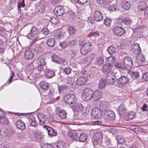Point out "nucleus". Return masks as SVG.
<instances>
[{
    "instance_id": "nucleus-43",
    "label": "nucleus",
    "mask_w": 148,
    "mask_h": 148,
    "mask_svg": "<svg viewBox=\"0 0 148 148\" xmlns=\"http://www.w3.org/2000/svg\"><path fill=\"white\" fill-rule=\"evenodd\" d=\"M114 67L119 69H124L123 65H122L121 62H116L114 65Z\"/></svg>"
},
{
    "instance_id": "nucleus-55",
    "label": "nucleus",
    "mask_w": 148,
    "mask_h": 148,
    "mask_svg": "<svg viewBox=\"0 0 148 148\" xmlns=\"http://www.w3.org/2000/svg\"><path fill=\"white\" fill-rule=\"evenodd\" d=\"M68 16L71 19H73L75 17V13L74 12H69L68 15Z\"/></svg>"
},
{
    "instance_id": "nucleus-53",
    "label": "nucleus",
    "mask_w": 148,
    "mask_h": 148,
    "mask_svg": "<svg viewBox=\"0 0 148 148\" xmlns=\"http://www.w3.org/2000/svg\"><path fill=\"white\" fill-rule=\"evenodd\" d=\"M104 23L107 27H109L110 26V24L111 22V19L109 18H106L104 21Z\"/></svg>"
},
{
    "instance_id": "nucleus-59",
    "label": "nucleus",
    "mask_w": 148,
    "mask_h": 148,
    "mask_svg": "<svg viewBox=\"0 0 148 148\" xmlns=\"http://www.w3.org/2000/svg\"><path fill=\"white\" fill-rule=\"evenodd\" d=\"M143 79L145 81H148V73H145L143 75Z\"/></svg>"
},
{
    "instance_id": "nucleus-14",
    "label": "nucleus",
    "mask_w": 148,
    "mask_h": 148,
    "mask_svg": "<svg viewBox=\"0 0 148 148\" xmlns=\"http://www.w3.org/2000/svg\"><path fill=\"white\" fill-rule=\"evenodd\" d=\"M54 12L55 15L58 16H61L64 13V9L63 6L60 5L58 6L55 8L54 9Z\"/></svg>"
},
{
    "instance_id": "nucleus-58",
    "label": "nucleus",
    "mask_w": 148,
    "mask_h": 148,
    "mask_svg": "<svg viewBox=\"0 0 148 148\" xmlns=\"http://www.w3.org/2000/svg\"><path fill=\"white\" fill-rule=\"evenodd\" d=\"M25 6L24 0H22L21 2H19L18 3V8H19L22 7H24Z\"/></svg>"
},
{
    "instance_id": "nucleus-36",
    "label": "nucleus",
    "mask_w": 148,
    "mask_h": 148,
    "mask_svg": "<svg viewBox=\"0 0 148 148\" xmlns=\"http://www.w3.org/2000/svg\"><path fill=\"white\" fill-rule=\"evenodd\" d=\"M122 5L123 8L127 10H129L131 6L130 3L126 1H123L122 3Z\"/></svg>"
},
{
    "instance_id": "nucleus-35",
    "label": "nucleus",
    "mask_w": 148,
    "mask_h": 148,
    "mask_svg": "<svg viewBox=\"0 0 148 148\" xmlns=\"http://www.w3.org/2000/svg\"><path fill=\"white\" fill-rule=\"evenodd\" d=\"M101 93L99 92H96L95 93L93 92L92 99L95 101L101 98Z\"/></svg>"
},
{
    "instance_id": "nucleus-62",
    "label": "nucleus",
    "mask_w": 148,
    "mask_h": 148,
    "mask_svg": "<svg viewBox=\"0 0 148 148\" xmlns=\"http://www.w3.org/2000/svg\"><path fill=\"white\" fill-rule=\"evenodd\" d=\"M141 109L143 111H147V106L146 103H145L143 104V106L142 107Z\"/></svg>"
},
{
    "instance_id": "nucleus-3",
    "label": "nucleus",
    "mask_w": 148,
    "mask_h": 148,
    "mask_svg": "<svg viewBox=\"0 0 148 148\" xmlns=\"http://www.w3.org/2000/svg\"><path fill=\"white\" fill-rule=\"evenodd\" d=\"M77 99L76 97L73 94L67 95L64 96L63 98L64 102L69 105L75 104Z\"/></svg>"
},
{
    "instance_id": "nucleus-15",
    "label": "nucleus",
    "mask_w": 148,
    "mask_h": 148,
    "mask_svg": "<svg viewBox=\"0 0 148 148\" xmlns=\"http://www.w3.org/2000/svg\"><path fill=\"white\" fill-rule=\"evenodd\" d=\"M93 137L96 142L100 143L102 142L103 134L101 132H97L94 134Z\"/></svg>"
},
{
    "instance_id": "nucleus-60",
    "label": "nucleus",
    "mask_w": 148,
    "mask_h": 148,
    "mask_svg": "<svg viewBox=\"0 0 148 148\" xmlns=\"http://www.w3.org/2000/svg\"><path fill=\"white\" fill-rule=\"evenodd\" d=\"M68 88V87L65 86H61L58 87V89L61 92V91L66 90Z\"/></svg>"
},
{
    "instance_id": "nucleus-23",
    "label": "nucleus",
    "mask_w": 148,
    "mask_h": 148,
    "mask_svg": "<svg viewBox=\"0 0 148 148\" xmlns=\"http://www.w3.org/2000/svg\"><path fill=\"white\" fill-rule=\"evenodd\" d=\"M44 127L47 128V132L48 134L51 136H56L57 134V132L55 131L54 130L49 126L44 125Z\"/></svg>"
},
{
    "instance_id": "nucleus-37",
    "label": "nucleus",
    "mask_w": 148,
    "mask_h": 148,
    "mask_svg": "<svg viewBox=\"0 0 148 148\" xmlns=\"http://www.w3.org/2000/svg\"><path fill=\"white\" fill-rule=\"evenodd\" d=\"M40 85L41 88L44 90H47L49 88L48 83L45 82H41L40 83Z\"/></svg>"
},
{
    "instance_id": "nucleus-38",
    "label": "nucleus",
    "mask_w": 148,
    "mask_h": 148,
    "mask_svg": "<svg viewBox=\"0 0 148 148\" xmlns=\"http://www.w3.org/2000/svg\"><path fill=\"white\" fill-rule=\"evenodd\" d=\"M54 72L51 70H48L46 71V75L48 78H51L54 75Z\"/></svg>"
},
{
    "instance_id": "nucleus-30",
    "label": "nucleus",
    "mask_w": 148,
    "mask_h": 148,
    "mask_svg": "<svg viewBox=\"0 0 148 148\" xmlns=\"http://www.w3.org/2000/svg\"><path fill=\"white\" fill-rule=\"evenodd\" d=\"M56 41L54 38H49L47 41L46 44L47 46L49 48L53 47L55 44Z\"/></svg>"
},
{
    "instance_id": "nucleus-1",
    "label": "nucleus",
    "mask_w": 148,
    "mask_h": 148,
    "mask_svg": "<svg viewBox=\"0 0 148 148\" xmlns=\"http://www.w3.org/2000/svg\"><path fill=\"white\" fill-rule=\"evenodd\" d=\"M30 32L27 34V37L29 39H32L31 42L33 44L37 40H40V38L38 37V29L35 27H33L30 29Z\"/></svg>"
},
{
    "instance_id": "nucleus-2",
    "label": "nucleus",
    "mask_w": 148,
    "mask_h": 148,
    "mask_svg": "<svg viewBox=\"0 0 148 148\" xmlns=\"http://www.w3.org/2000/svg\"><path fill=\"white\" fill-rule=\"evenodd\" d=\"M118 74L120 75V73H116L115 74L113 72H109L106 75V80L108 84H112L117 79V75Z\"/></svg>"
},
{
    "instance_id": "nucleus-54",
    "label": "nucleus",
    "mask_w": 148,
    "mask_h": 148,
    "mask_svg": "<svg viewBox=\"0 0 148 148\" xmlns=\"http://www.w3.org/2000/svg\"><path fill=\"white\" fill-rule=\"evenodd\" d=\"M56 37L58 39L63 38V33L62 32L58 31L56 32Z\"/></svg>"
},
{
    "instance_id": "nucleus-29",
    "label": "nucleus",
    "mask_w": 148,
    "mask_h": 148,
    "mask_svg": "<svg viewBox=\"0 0 148 148\" xmlns=\"http://www.w3.org/2000/svg\"><path fill=\"white\" fill-rule=\"evenodd\" d=\"M128 73L130 74L131 77L134 79L138 78L140 77L139 73L136 71H129Z\"/></svg>"
},
{
    "instance_id": "nucleus-4",
    "label": "nucleus",
    "mask_w": 148,
    "mask_h": 148,
    "mask_svg": "<svg viewBox=\"0 0 148 148\" xmlns=\"http://www.w3.org/2000/svg\"><path fill=\"white\" fill-rule=\"evenodd\" d=\"M91 46L92 44L90 42H87L84 44L80 49L81 53L84 55H86L92 49Z\"/></svg>"
},
{
    "instance_id": "nucleus-42",
    "label": "nucleus",
    "mask_w": 148,
    "mask_h": 148,
    "mask_svg": "<svg viewBox=\"0 0 148 148\" xmlns=\"http://www.w3.org/2000/svg\"><path fill=\"white\" fill-rule=\"evenodd\" d=\"M104 60L102 57H99L97 58L95 61L96 64L100 66L103 63Z\"/></svg>"
},
{
    "instance_id": "nucleus-57",
    "label": "nucleus",
    "mask_w": 148,
    "mask_h": 148,
    "mask_svg": "<svg viewBox=\"0 0 148 148\" xmlns=\"http://www.w3.org/2000/svg\"><path fill=\"white\" fill-rule=\"evenodd\" d=\"M64 71L66 74H69L71 72V69L69 68H66L64 69Z\"/></svg>"
},
{
    "instance_id": "nucleus-41",
    "label": "nucleus",
    "mask_w": 148,
    "mask_h": 148,
    "mask_svg": "<svg viewBox=\"0 0 148 148\" xmlns=\"http://www.w3.org/2000/svg\"><path fill=\"white\" fill-rule=\"evenodd\" d=\"M69 33L71 35L74 34L76 32V29L72 26H69L67 28Z\"/></svg>"
},
{
    "instance_id": "nucleus-49",
    "label": "nucleus",
    "mask_w": 148,
    "mask_h": 148,
    "mask_svg": "<svg viewBox=\"0 0 148 148\" xmlns=\"http://www.w3.org/2000/svg\"><path fill=\"white\" fill-rule=\"evenodd\" d=\"M4 133L6 136L10 137L12 134V132L11 130L9 129H7L5 130Z\"/></svg>"
},
{
    "instance_id": "nucleus-40",
    "label": "nucleus",
    "mask_w": 148,
    "mask_h": 148,
    "mask_svg": "<svg viewBox=\"0 0 148 148\" xmlns=\"http://www.w3.org/2000/svg\"><path fill=\"white\" fill-rule=\"evenodd\" d=\"M116 60V58L113 56H110L106 59V61L108 62L112 65Z\"/></svg>"
},
{
    "instance_id": "nucleus-47",
    "label": "nucleus",
    "mask_w": 148,
    "mask_h": 148,
    "mask_svg": "<svg viewBox=\"0 0 148 148\" xmlns=\"http://www.w3.org/2000/svg\"><path fill=\"white\" fill-rule=\"evenodd\" d=\"M42 136L38 132H35L34 133V138L35 140L37 141L40 140L42 138Z\"/></svg>"
},
{
    "instance_id": "nucleus-9",
    "label": "nucleus",
    "mask_w": 148,
    "mask_h": 148,
    "mask_svg": "<svg viewBox=\"0 0 148 148\" xmlns=\"http://www.w3.org/2000/svg\"><path fill=\"white\" fill-rule=\"evenodd\" d=\"M129 82L128 78L125 76H121L117 81V84H115L116 86L120 87L128 83Z\"/></svg>"
},
{
    "instance_id": "nucleus-12",
    "label": "nucleus",
    "mask_w": 148,
    "mask_h": 148,
    "mask_svg": "<svg viewBox=\"0 0 148 148\" xmlns=\"http://www.w3.org/2000/svg\"><path fill=\"white\" fill-rule=\"evenodd\" d=\"M112 30L114 34L118 36H121L125 33V30L121 27L115 26Z\"/></svg>"
},
{
    "instance_id": "nucleus-28",
    "label": "nucleus",
    "mask_w": 148,
    "mask_h": 148,
    "mask_svg": "<svg viewBox=\"0 0 148 148\" xmlns=\"http://www.w3.org/2000/svg\"><path fill=\"white\" fill-rule=\"evenodd\" d=\"M28 119L32 126L35 127L38 125L37 122L35 120L33 116H30Z\"/></svg>"
},
{
    "instance_id": "nucleus-56",
    "label": "nucleus",
    "mask_w": 148,
    "mask_h": 148,
    "mask_svg": "<svg viewBox=\"0 0 148 148\" xmlns=\"http://www.w3.org/2000/svg\"><path fill=\"white\" fill-rule=\"evenodd\" d=\"M65 144L64 142H61L58 143L57 145L58 147L59 148H65Z\"/></svg>"
},
{
    "instance_id": "nucleus-22",
    "label": "nucleus",
    "mask_w": 148,
    "mask_h": 148,
    "mask_svg": "<svg viewBox=\"0 0 148 148\" xmlns=\"http://www.w3.org/2000/svg\"><path fill=\"white\" fill-rule=\"evenodd\" d=\"M16 125L17 127L21 130H23L25 128V124L21 120H18L16 122Z\"/></svg>"
},
{
    "instance_id": "nucleus-6",
    "label": "nucleus",
    "mask_w": 148,
    "mask_h": 148,
    "mask_svg": "<svg viewBox=\"0 0 148 148\" xmlns=\"http://www.w3.org/2000/svg\"><path fill=\"white\" fill-rule=\"evenodd\" d=\"M102 112L98 108H94L92 110L91 115L94 119H99L102 116Z\"/></svg>"
},
{
    "instance_id": "nucleus-32",
    "label": "nucleus",
    "mask_w": 148,
    "mask_h": 148,
    "mask_svg": "<svg viewBox=\"0 0 148 148\" xmlns=\"http://www.w3.org/2000/svg\"><path fill=\"white\" fill-rule=\"evenodd\" d=\"M106 80L105 78H103L101 79L100 80L99 83V88L102 89L106 85Z\"/></svg>"
},
{
    "instance_id": "nucleus-64",
    "label": "nucleus",
    "mask_w": 148,
    "mask_h": 148,
    "mask_svg": "<svg viewBox=\"0 0 148 148\" xmlns=\"http://www.w3.org/2000/svg\"><path fill=\"white\" fill-rule=\"evenodd\" d=\"M44 66L42 65H38L37 66V69L38 71L39 72H41L44 69Z\"/></svg>"
},
{
    "instance_id": "nucleus-39",
    "label": "nucleus",
    "mask_w": 148,
    "mask_h": 148,
    "mask_svg": "<svg viewBox=\"0 0 148 148\" xmlns=\"http://www.w3.org/2000/svg\"><path fill=\"white\" fill-rule=\"evenodd\" d=\"M50 21L53 24H56L59 22L60 20L57 17H55L52 16L50 18Z\"/></svg>"
},
{
    "instance_id": "nucleus-16",
    "label": "nucleus",
    "mask_w": 148,
    "mask_h": 148,
    "mask_svg": "<svg viewBox=\"0 0 148 148\" xmlns=\"http://www.w3.org/2000/svg\"><path fill=\"white\" fill-rule=\"evenodd\" d=\"M94 18L97 21H99L103 20V15L99 11H96L94 13Z\"/></svg>"
},
{
    "instance_id": "nucleus-45",
    "label": "nucleus",
    "mask_w": 148,
    "mask_h": 148,
    "mask_svg": "<svg viewBox=\"0 0 148 148\" xmlns=\"http://www.w3.org/2000/svg\"><path fill=\"white\" fill-rule=\"evenodd\" d=\"M34 50L36 52L39 53H41L44 51L43 49L39 45L35 47Z\"/></svg>"
},
{
    "instance_id": "nucleus-20",
    "label": "nucleus",
    "mask_w": 148,
    "mask_h": 148,
    "mask_svg": "<svg viewBox=\"0 0 148 148\" xmlns=\"http://www.w3.org/2000/svg\"><path fill=\"white\" fill-rule=\"evenodd\" d=\"M60 92V91L58 89L53 90H50L49 94L52 95L54 98H56L58 99L59 97Z\"/></svg>"
},
{
    "instance_id": "nucleus-19",
    "label": "nucleus",
    "mask_w": 148,
    "mask_h": 148,
    "mask_svg": "<svg viewBox=\"0 0 148 148\" xmlns=\"http://www.w3.org/2000/svg\"><path fill=\"white\" fill-rule=\"evenodd\" d=\"M147 5L146 2L145 1H142L138 3V8L139 11H143L145 9L146 10Z\"/></svg>"
},
{
    "instance_id": "nucleus-25",
    "label": "nucleus",
    "mask_w": 148,
    "mask_h": 148,
    "mask_svg": "<svg viewBox=\"0 0 148 148\" xmlns=\"http://www.w3.org/2000/svg\"><path fill=\"white\" fill-rule=\"evenodd\" d=\"M33 56V53L30 50H26L24 53V57L27 59H31Z\"/></svg>"
},
{
    "instance_id": "nucleus-63",
    "label": "nucleus",
    "mask_w": 148,
    "mask_h": 148,
    "mask_svg": "<svg viewBox=\"0 0 148 148\" xmlns=\"http://www.w3.org/2000/svg\"><path fill=\"white\" fill-rule=\"evenodd\" d=\"M59 45L63 48H66L67 46L66 43L64 42L60 43Z\"/></svg>"
},
{
    "instance_id": "nucleus-11",
    "label": "nucleus",
    "mask_w": 148,
    "mask_h": 148,
    "mask_svg": "<svg viewBox=\"0 0 148 148\" xmlns=\"http://www.w3.org/2000/svg\"><path fill=\"white\" fill-rule=\"evenodd\" d=\"M99 109L102 112L103 114L107 112L110 109L109 104L105 101H102L101 102L99 105Z\"/></svg>"
},
{
    "instance_id": "nucleus-46",
    "label": "nucleus",
    "mask_w": 148,
    "mask_h": 148,
    "mask_svg": "<svg viewBox=\"0 0 148 148\" xmlns=\"http://www.w3.org/2000/svg\"><path fill=\"white\" fill-rule=\"evenodd\" d=\"M107 51L109 54H112L115 53L116 49L113 47L110 46L108 48Z\"/></svg>"
},
{
    "instance_id": "nucleus-27",
    "label": "nucleus",
    "mask_w": 148,
    "mask_h": 148,
    "mask_svg": "<svg viewBox=\"0 0 148 148\" xmlns=\"http://www.w3.org/2000/svg\"><path fill=\"white\" fill-rule=\"evenodd\" d=\"M135 115L134 113L133 112L129 113L127 114H125V119L127 121L131 120L134 118Z\"/></svg>"
},
{
    "instance_id": "nucleus-8",
    "label": "nucleus",
    "mask_w": 148,
    "mask_h": 148,
    "mask_svg": "<svg viewBox=\"0 0 148 148\" xmlns=\"http://www.w3.org/2000/svg\"><path fill=\"white\" fill-rule=\"evenodd\" d=\"M132 62L131 59L129 57H125L123 65L125 69H131L132 66Z\"/></svg>"
},
{
    "instance_id": "nucleus-51",
    "label": "nucleus",
    "mask_w": 148,
    "mask_h": 148,
    "mask_svg": "<svg viewBox=\"0 0 148 148\" xmlns=\"http://www.w3.org/2000/svg\"><path fill=\"white\" fill-rule=\"evenodd\" d=\"M0 119H1V122L3 125H5L8 124V121L6 118H5L4 116Z\"/></svg>"
},
{
    "instance_id": "nucleus-17",
    "label": "nucleus",
    "mask_w": 148,
    "mask_h": 148,
    "mask_svg": "<svg viewBox=\"0 0 148 148\" xmlns=\"http://www.w3.org/2000/svg\"><path fill=\"white\" fill-rule=\"evenodd\" d=\"M113 66L112 64L109 63L104 64L102 66V71L105 73L111 72Z\"/></svg>"
},
{
    "instance_id": "nucleus-26",
    "label": "nucleus",
    "mask_w": 148,
    "mask_h": 148,
    "mask_svg": "<svg viewBox=\"0 0 148 148\" xmlns=\"http://www.w3.org/2000/svg\"><path fill=\"white\" fill-rule=\"evenodd\" d=\"M57 115L62 119L65 118L66 117L67 113L64 110H61L56 113Z\"/></svg>"
},
{
    "instance_id": "nucleus-33",
    "label": "nucleus",
    "mask_w": 148,
    "mask_h": 148,
    "mask_svg": "<svg viewBox=\"0 0 148 148\" xmlns=\"http://www.w3.org/2000/svg\"><path fill=\"white\" fill-rule=\"evenodd\" d=\"M69 136L73 140L77 139L78 137V135L77 133H73L71 131H69L68 133Z\"/></svg>"
},
{
    "instance_id": "nucleus-5",
    "label": "nucleus",
    "mask_w": 148,
    "mask_h": 148,
    "mask_svg": "<svg viewBox=\"0 0 148 148\" xmlns=\"http://www.w3.org/2000/svg\"><path fill=\"white\" fill-rule=\"evenodd\" d=\"M93 91L90 88H86L84 90L82 98L85 101H87L93 98Z\"/></svg>"
},
{
    "instance_id": "nucleus-34",
    "label": "nucleus",
    "mask_w": 148,
    "mask_h": 148,
    "mask_svg": "<svg viewBox=\"0 0 148 148\" xmlns=\"http://www.w3.org/2000/svg\"><path fill=\"white\" fill-rule=\"evenodd\" d=\"M38 117L40 125H42L44 124L46 121V118L45 116L40 114L38 116Z\"/></svg>"
},
{
    "instance_id": "nucleus-61",
    "label": "nucleus",
    "mask_w": 148,
    "mask_h": 148,
    "mask_svg": "<svg viewBox=\"0 0 148 148\" xmlns=\"http://www.w3.org/2000/svg\"><path fill=\"white\" fill-rule=\"evenodd\" d=\"M42 33L45 35H47L49 33V31L46 28H44L42 30Z\"/></svg>"
},
{
    "instance_id": "nucleus-7",
    "label": "nucleus",
    "mask_w": 148,
    "mask_h": 148,
    "mask_svg": "<svg viewBox=\"0 0 148 148\" xmlns=\"http://www.w3.org/2000/svg\"><path fill=\"white\" fill-rule=\"evenodd\" d=\"M104 118L108 121L112 120L115 119V115L112 111L109 110L103 114Z\"/></svg>"
},
{
    "instance_id": "nucleus-18",
    "label": "nucleus",
    "mask_w": 148,
    "mask_h": 148,
    "mask_svg": "<svg viewBox=\"0 0 148 148\" xmlns=\"http://www.w3.org/2000/svg\"><path fill=\"white\" fill-rule=\"evenodd\" d=\"M118 112L119 114L121 116L125 115L126 112V109L124 105L123 104H121L119 106Z\"/></svg>"
},
{
    "instance_id": "nucleus-24",
    "label": "nucleus",
    "mask_w": 148,
    "mask_h": 148,
    "mask_svg": "<svg viewBox=\"0 0 148 148\" xmlns=\"http://www.w3.org/2000/svg\"><path fill=\"white\" fill-rule=\"evenodd\" d=\"M52 61H53L56 63L59 64L63 63L64 60L60 59L59 57L56 54H53L52 56Z\"/></svg>"
},
{
    "instance_id": "nucleus-13",
    "label": "nucleus",
    "mask_w": 148,
    "mask_h": 148,
    "mask_svg": "<svg viewBox=\"0 0 148 148\" xmlns=\"http://www.w3.org/2000/svg\"><path fill=\"white\" fill-rule=\"evenodd\" d=\"M131 20L130 18L126 16L122 18H118L117 23L119 25H129L131 24Z\"/></svg>"
},
{
    "instance_id": "nucleus-52",
    "label": "nucleus",
    "mask_w": 148,
    "mask_h": 148,
    "mask_svg": "<svg viewBox=\"0 0 148 148\" xmlns=\"http://www.w3.org/2000/svg\"><path fill=\"white\" fill-rule=\"evenodd\" d=\"M77 43V41L76 40H73L69 41L68 42V45L71 47H73Z\"/></svg>"
},
{
    "instance_id": "nucleus-50",
    "label": "nucleus",
    "mask_w": 148,
    "mask_h": 148,
    "mask_svg": "<svg viewBox=\"0 0 148 148\" xmlns=\"http://www.w3.org/2000/svg\"><path fill=\"white\" fill-rule=\"evenodd\" d=\"M96 56L95 53H93L90 54L89 56L87 57L88 61V62H91L95 58Z\"/></svg>"
},
{
    "instance_id": "nucleus-21",
    "label": "nucleus",
    "mask_w": 148,
    "mask_h": 148,
    "mask_svg": "<svg viewBox=\"0 0 148 148\" xmlns=\"http://www.w3.org/2000/svg\"><path fill=\"white\" fill-rule=\"evenodd\" d=\"M87 78L84 77H81L78 78L76 81L77 84L78 85L84 84L87 82Z\"/></svg>"
},
{
    "instance_id": "nucleus-48",
    "label": "nucleus",
    "mask_w": 148,
    "mask_h": 148,
    "mask_svg": "<svg viewBox=\"0 0 148 148\" xmlns=\"http://www.w3.org/2000/svg\"><path fill=\"white\" fill-rule=\"evenodd\" d=\"M37 62L38 65H42V66H44L45 63L44 59L42 58H38Z\"/></svg>"
},
{
    "instance_id": "nucleus-31",
    "label": "nucleus",
    "mask_w": 148,
    "mask_h": 148,
    "mask_svg": "<svg viewBox=\"0 0 148 148\" xmlns=\"http://www.w3.org/2000/svg\"><path fill=\"white\" fill-rule=\"evenodd\" d=\"M88 136L86 134L82 133L80 134L78 139L79 142H84L86 140Z\"/></svg>"
},
{
    "instance_id": "nucleus-10",
    "label": "nucleus",
    "mask_w": 148,
    "mask_h": 148,
    "mask_svg": "<svg viewBox=\"0 0 148 148\" xmlns=\"http://www.w3.org/2000/svg\"><path fill=\"white\" fill-rule=\"evenodd\" d=\"M73 110L77 112H80L81 114L84 116L86 115L87 114L85 112V108L81 103H78L74 105Z\"/></svg>"
},
{
    "instance_id": "nucleus-44",
    "label": "nucleus",
    "mask_w": 148,
    "mask_h": 148,
    "mask_svg": "<svg viewBox=\"0 0 148 148\" xmlns=\"http://www.w3.org/2000/svg\"><path fill=\"white\" fill-rule=\"evenodd\" d=\"M117 143L120 144H123L125 141L124 138L121 136H118L116 138Z\"/></svg>"
}]
</instances>
